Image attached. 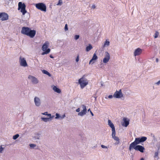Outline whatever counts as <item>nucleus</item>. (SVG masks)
Returning a JSON list of instances; mask_svg holds the SVG:
<instances>
[{
    "label": "nucleus",
    "mask_w": 160,
    "mask_h": 160,
    "mask_svg": "<svg viewBox=\"0 0 160 160\" xmlns=\"http://www.w3.org/2000/svg\"><path fill=\"white\" fill-rule=\"evenodd\" d=\"M134 149L136 151H138L141 152H143L145 150L144 147L140 145H135L133 143H131L129 147V150L131 151L132 149Z\"/></svg>",
    "instance_id": "nucleus-1"
},
{
    "label": "nucleus",
    "mask_w": 160,
    "mask_h": 160,
    "mask_svg": "<svg viewBox=\"0 0 160 160\" xmlns=\"http://www.w3.org/2000/svg\"><path fill=\"white\" fill-rule=\"evenodd\" d=\"M49 44L48 41H46L42 45V50L44 52L42 53V55H43L49 53L50 51V49L48 48Z\"/></svg>",
    "instance_id": "nucleus-2"
},
{
    "label": "nucleus",
    "mask_w": 160,
    "mask_h": 160,
    "mask_svg": "<svg viewBox=\"0 0 160 160\" xmlns=\"http://www.w3.org/2000/svg\"><path fill=\"white\" fill-rule=\"evenodd\" d=\"M78 83L80 85L81 88L83 89L88 84V81L83 76L78 80Z\"/></svg>",
    "instance_id": "nucleus-3"
},
{
    "label": "nucleus",
    "mask_w": 160,
    "mask_h": 160,
    "mask_svg": "<svg viewBox=\"0 0 160 160\" xmlns=\"http://www.w3.org/2000/svg\"><path fill=\"white\" fill-rule=\"evenodd\" d=\"M147 138L145 137H142L141 138H136L135 141L132 143L135 145H138L143 142L146 140Z\"/></svg>",
    "instance_id": "nucleus-4"
},
{
    "label": "nucleus",
    "mask_w": 160,
    "mask_h": 160,
    "mask_svg": "<svg viewBox=\"0 0 160 160\" xmlns=\"http://www.w3.org/2000/svg\"><path fill=\"white\" fill-rule=\"evenodd\" d=\"M26 5L24 3H22L21 2H19L18 3V9H21V12L22 13L23 15H24L27 12L25 9Z\"/></svg>",
    "instance_id": "nucleus-5"
},
{
    "label": "nucleus",
    "mask_w": 160,
    "mask_h": 160,
    "mask_svg": "<svg viewBox=\"0 0 160 160\" xmlns=\"http://www.w3.org/2000/svg\"><path fill=\"white\" fill-rule=\"evenodd\" d=\"M35 6L38 9L44 12L46 11V6L45 4L43 3H39L36 4L35 5Z\"/></svg>",
    "instance_id": "nucleus-6"
},
{
    "label": "nucleus",
    "mask_w": 160,
    "mask_h": 160,
    "mask_svg": "<svg viewBox=\"0 0 160 160\" xmlns=\"http://www.w3.org/2000/svg\"><path fill=\"white\" fill-rule=\"evenodd\" d=\"M113 97L115 98H119L123 97V94L121 89L119 91L116 90L113 95Z\"/></svg>",
    "instance_id": "nucleus-7"
},
{
    "label": "nucleus",
    "mask_w": 160,
    "mask_h": 160,
    "mask_svg": "<svg viewBox=\"0 0 160 160\" xmlns=\"http://www.w3.org/2000/svg\"><path fill=\"white\" fill-rule=\"evenodd\" d=\"M8 18V15L5 12H0V19L2 21L7 20Z\"/></svg>",
    "instance_id": "nucleus-8"
},
{
    "label": "nucleus",
    "mask_w": 160,
    "mask_h": 160,
    "mask_svg": "<svg viewBox=\"0 0 160 160\" xmlns=\"http://www.w3.org/2000/svg\"><path fill=\"white\" fill-rule=\"evenodd\" d=\"M19 62L20 65L22 66L26 67L28 66L26 60L24 58L20 57L19 58Z\"/></svg>",
    "instance_id": "nucleus-9"
},
{
    "label": "nucleus",
    "mask_w": 160,
    "mask_h": 160,
    "mask_svg": "<svg viewBox=\"0 0 160 160\" xmlns=\"http://www.w3.org/2000/svg\"><path fill=\"white\" fill-rule=\"evenodd\" d=\"M116 132L115 131L112 132V138L116 142L114 143L115 145H118L120 143L119 139L118 137L115 136Z\"/></svg>",
    "instance_id": "nucleus-10"
},
{
    "label": "nucleus",
    "mask_w": 160,
    "mask_h": 160,
    "mask_svg": "<svg viewBox=\"0 0 160 160\" xmlns=\"http://www.w3.org/2000/svg\"><path fill=\"white\" fill-rule=\"evenodd\" d=\"M83 110L81 111V112H79L78 115L81 116H83L85 115L87 113V109L85 105H82V106Z\"/></svg>",
    "instance_id": "nucleus-11"
},
{
    "label": "nucleus",
    "mask_w": 160,
    "mask_h": 160,
    "mask_svg": "<svg viewBox=\"0 0 160 160\" xmlns=\"http://www.w3.org/2000/svg\"><path fill=\"white\" fill-rule=\"evenodd\" d=\"M34 101L35 105L37 107H39L41 104V101L40 98L38 97H35Z\"/></svg>",
    "instance_id": "nucleus-12"
},
{
    "label": "nucleus",
    "mask_w": 160,
    "mask_h": 160,
    "mask_svg": "<svg viewBox=\"0 0 160 160\" xmlns=\"http://www.w3.org/2000/svg\"><path fill=\"white\" fill-rule=\"evenodd\" d=\"M28 78L33 84H37L38 82V81L37 79L33 76L29 75L28 77Z\"/></svg>",
    "instance_id": "nucleus-13"
},
{
    "label": "nucleus",
    "mask_w": 160,
    "mask_h": 160,
    "mask_svg": "<svg viewBox=\"0 0 160 160\" xmlns=\"http://www.w3.org/2000/svg\"><path fill=\"white\" fill-rule=\"evenodd\" d=\"M110 56L109 54L107 52H105V57L103 59V62L104 63L108 62L110 59Z\"/></svg>",
    "instance_id": "nucleus-14"
},
{
    "label": "nucleus",
    "mask_w": 160,
    "mask_h": 160,
    "mask_svg": "<svg viewBox=\"0 0 160 160\" xmlns=\"http://www.w3.org/2000/svg\"><path fill=\"white\" fill-rule=\"evenodd\" d=\"M30 29L28 27H23L22 28L21 32L22 33L27 35Z\"/></svg>",
    "instance_id": "nucleus-15"
},
{
    "label": "nucleus",
    "mask_w": 160,
    "mask_h": 160,
    "mask_svg": "<svg viewBox=\"0 0 160 160\" xmlns=\"http://www.w3.org/2000/svg\"><path fill=\"white\" fill-rule=\"evenodd\" d=\"M36 33V31L35 30H32L30 29L27 35L29 36L31 38H33L35 36Z\"/></svg>",
    "instance_id": "nucleus-16"
},
{
    "label": "nucleus",
    "mask_w": 160,
    "mask_h": 160,
    "mask_svg": "<svg viewBox=\"0 0 160 160\" xmlns=\"http://www.w3.org/2000/svg\"><path fill=\"white\" fill-rule=\"evenodd\" d=\"M123 122L122 123V126L127 127L129 124V120L126 118H124L123 119Z\"/></svg>",
    "instance_id": "nucleus-17"
},
{
    "label": "nucleus",
    "mask_w": 160,
    "mask_h": 160,
    "mask_svg": "<svg viewBox=\"0 0 160 160\" xmlns=\"http://www.w3.org/2000/svg\"><path fill=\"white\" fill-rule=\"evenodd\" d=\"M142 52V50L140 48H138L136 49L134 52V55L135 56H138L140 55Z\"/></svg>",
    "instance_id": "nucleus-18"
},
{
    "label": "nucleus",
    "mask_w": 160,
    "mask_h": 160,
    "mask_svg": "<svg viewBox=\"0 0 160 160\" xmlns=\"http://www.w3.org/2000/svg\"><path fill=\"white\" fill-rule=\"evenodd\" d=\"M98 59V57L96 55L95 53H94L93 56L91 59L90 61L89 62V64H93L94 63V62L93 61L94 60H96Z\"/></svg>",
    "instance_id": "nucleus-19"
},
{
    "label": "nucleus",
    "mask_w": 160,
    "mask_h": 160,
    "mask_svg": "<svg viewBox=\"0 0 160 160\" xmlns=\"http://www.w3.org/2000/svg\"><path fill=\"white\" fill-rule=\"evenodd\" d=\"M108 125L112 128V132L115 131V128L114 124L111 122V121L110 120H108Z\"/></svg>",
    "instance_id": "nucleus-20"
},
{
    "label": "nucleus",
    "mask_w": 160,
    "mask_h": 160,
    "mask_svg": "<svg viewBox=\"0 0 160 160\" xmlns=\"http://www.w3.org/2000/svg\"><path fill=\"white\" fill-rule=\"evenodd\" d=\"M53 89L55 92L58 93H60L61 92V90L59 88H57L56 86H54Z\"/></svg>",
    "instance_id": "nucleus-21"
},
{
    "label": "nucleus",
    "mask_w": 160,
    "mask_h": 160,
    "mask_svg": "<svg viewBox=\"0 0 160 160\" xmlns=\"http://www.w3.org/2000/svg\"><path fill=\"white\" fill-rule=\"evenodd\" d=\"M41 119L43 121L45 122H47L50 121H51V119H50V118H41Z\"/></svg>",
    "instance_id": "nucleus-22"
},
{
    "label": "nucleus",
    "mask_w": 160,
    "mask_h": 160,
    "mask_svg": "<svg viewBox=\"0 0 160 160\" xmlns=\"http://www.w3.org/2000/svg\"><path fill=\"white\" fill-rule=\"evenodd\" d=\"M42 72L43 73L48 75L49 77L51 76V75L48 71L45 70H43L42 71Z\"/></svg>",
    "instance_id": "nucleus-23"
},
{
    "label": "nucleus",
    "mask_w": 160,
    "mask_h": 160,
    "mask_svg": "<svg viewBox=\"0 0 160 160\" xmlns=\"http://www.w3.org/2000/svg\"><path fill=\"white\" fill-rule=\"evenodd\" d=\"M92 48V46L91 44H89V46L87 47L86 48V51L88 52Z\"/></svg>",
    "instance_id": "nucleus-24"
},
{
    "label": "nucleus",
    "mask_w": 160,
    "mask_h": 160,
    "mask_svg": "<svg viewBox=\"0 0 160 160\" xmlns=\"http://www.w3.org/2000/svg\"><path fill=\"white\" fill-rule=\"evenodd\" d=\"M109 42L106 40L103 46V48H104L106 46H108L109 45Z\"/></svg>",
    "instance_id": "nucleus-25"
},
{
    "label": "nucleus",
    "mask_w": 160,
    "mask_h": 160,
    "mask_svg": "<svg viewBox=\"0 0 160 160\" xmlns=\"http://www.w3.org/2000/svg\"><path fill=\"white\" fill-rule=\"evenodd\" d=\"M30 147L32 148L36 149V145L35 144H29Z\"/></svg>",
    "instance_id": "nucleus-26"
},
{
    "label": "nucleus",
    "mask_w": 160,
    "mask_h": 160,
    "mask_svg": "<svg viewBox=\"0 0 160 160\" xmlns=\"http://www.w3.org/2000/svg\"><path fill=\"white\" fill-rule=\"evenodd\" d=\"M19 137V135L18 134H17L14 135L13 136V139L14 140L16 139Z\"/></svg>",
    "instance_id": "nucleus-27"
},
{
    "label": "nucleus",
    "mask_w": 160,
    "mask_h": 160,
    "mask_svg": "<svg viewBox=\"0 0 160 160\" xmlns=\"http://www.w3.org/2000/svg\"><path fill=\"white\" fill-rule=\"evenodd\" d=\"M62 3V0H59L58 3L57 4V5L61 6Z\"/></svg>",
    "instance_id": "nucleus-28"
},
{
    "label": "nucleus",
    "mask_w": 160,
    "mask_h": 160,
    "mask_svg": "<svg viewBox=\"0 0 160 160\" xmlns=\"http://www.w3.org/2000/svg\"><path fill=\"white\" fill-rule=\"evenodd\" d=\"M159 35V32L158 31H156L155 32V35L154 36V37L155 38H157L158 37Z\"/></svg>",
    "instance_id": "nucleus-29"
},
{
    "label": "nucleus",
    "mask_w": 160,
    "mask_h": 160,
    "mask_svg": "<svg viewBox=\"0 0 160 160\" xmlns=\"http://www.w3.org/2000/svg\"><path fill=\"white\" fill-rule=\"evenodd\" d=\"M159 153V151H158L157 152H155L154 154V157L156 158L158 157V154Z\"/></svg>",
    "instance_id": "nucleus-30"
},
{
    "label": "nucleus",
    "mask_w": 160,
    "mask_h": 160,
    "mask_svg": "<svg viewBox=\"0 0 160 160\" xmlns=\"http://www.w3.org/2000/svg\"><path fill=\"white\" fill-rule=\"evenodd\" d=\"M4 149V148H2V146H0V153H2Z\"/></svg>",
    "instance_id": "nucleus-31"
},
{
    "label": "nucleus",
    "mask_w": 160,
    "mask_h": 160,
    "mask_svg": "<svg viewBox=\"0 0 160 160\" xmlns=\"http://www.w3.org/2000/svg\"><path fill=\"white\" fill-rule=\"evenodd\" d=\"M56 117L55 118V119L58 118L59 117H60V115L57 113L56 114Z\"/></svg>",
    "instance_id": "nucleus-32"
},
{
    "label": "nucleus",
    "mask_w": 160,
    "mask_h": 160,
    "mask_svg": "<svg viewBox=\"0 0 160 160\" xmlns=\"http://www.w3.org/2000/svg\"><path fill=\"white\" fill-rule=\"evenodd\" d=\"M79 35H75V36L74 38L75 40H77L79 38Z\"/></svg>",
    "instance_id": "nucleus-33"
},
{
    "label": "nucleus",
    "mask_w": 160,
    "mask_h": 160,
    "mask_svg": "<svg viewBox=\"0 0 160 160\" xmlns=\"http://www.w3.org/2000/svg\"><path fill=\"white\" fill-rule=\"evenodd\" d=\"M68 25L67 24H65V27H64V30L65 31H67L68 30Z\"/></svg>",
    "instance_id": "nucleus-34"
},
{
    "label": "nucleus",
    "mask_w": 160,
    "mask_h": 160,
    "mask_svg": "<svg viewBox=\"0 0 160 160\" xmlns=\"http://www.w3.org/2000/svg\"><path fill=\"white\" fill-rule=\"evenodd\" d=\"M79 56L78 55L77 56V57L76 59V62H78L79 60Z\"/></svg>",
    "instance_id": "nucleus-35"
},
{
    "label": "nucleus",
    "mask_w": 160,
    "mask_h": 160,
    "mask_svg": "<svg viewBox=\"0 0 160 160\" xmlns=\"http://www.w3.org/2000/svg\"><path fill=\"white\" fill-rule=\"evenodd\" d=\"M101 147L102 148H106V149H107L108 148V147H107V146H106L103 145H101Z\"/></svg>",
    "instance_id": "nucleus-36"
},
{
    "label": "nucleus",
    "mask_w": 160,
    "mask_h": 160,
    "mask_svg": "<svg viewBox=\"0 0 160 160\" xmlns=\"http://www.w3.org/2000/svg\"><path fill=\"white\" fill-rule=\"evenodd\" d=\"M157 147L158 151H159V150L160 148V144H158L157 145Z\"/></svg>",
    "instance_id": "nucleus-37"
},
{
    "label": "nucleus",
    "mask_w": 160,
    "mask_h": 160,
    "mask_svg": "<svg viewBox=\"0 0 160 160\" xmlns=\"http://www.w3.org/2000/svg\"><path fill=\"white\" fill-rule=\"evenodd\" d=\"M88 111L89 112L90 111V113H91V115L92 116H93L94 115V114H93V113L92 112V111H91L90 110V109H88Z\"/></svg>",
    "instance_id": "nucleus-38"
},
{
    "label": "nucleus",
    "mask_w": 160,
    "mask_h": 160,
    "mask_svg": "<svg viewBox=\"0 0 160 160\" xmlns=\"http://www.w3.org/2000/svg\"><path fill=\"white\" fill-rule=\"evenodd\" d=\"M35 139H39V137L38 136H36L34 137Z\"/></svg>",
    "instance_id": "nucleus-39"
},
{
    "label": "nucleus",
    "mask_w": 160,
    "mask_h": 160,
    "mask_svg": "<svg viewBox=\"0 0 160 160\" xmlns=\"http://www.w3.org/2000/svg\"><path fill=\"white\" fill-rule=\"evenodd\" d=\"M155 84L157 85H159L160 84V80H159L158 82L155 83Z\"/></svg>",
    "instance_id": "nucleus-40"
},
{
    "label": "nucleus",
    "mask_w": 160,
    "mask_h": 160,
    "mask_svg": "<svg viewBox=\"0 0 160 160\" xmlns=\"http://www.w3.org/2000/svg\"><path fill=\"white\" fill-rule=\"evenodd\" d=\"M42 114L43 115H47L48 114V112H45L44 113H42Z\"/></svg>",
    "instance_id": "nucleus-41"
},
{
    "label": "nucleus",
    "mask_w": 160,
    "mask_h": 160,
    "mask_svg": "<svg viewBox=\"0 0 160 160\" xmlns=\"http://www.w3.org/2000/svg\"><path fill=\"white\" fill-rule=\"evenodd\" d=\"M76 111L77 112H79L80 111V109L79 108H78L77 109H76Z\"/></svg>",
    "instance_id": "nucleus-42"
},
{
    "label": "nucleus",
    "mask_w": 160,
    "mask_h": 160,
    "mask_svg": "<svg viewBox=\"0 0 160 160\" xmlns=\"http://www.w3.org/2000/svg\"><path fill=\"white\" fill-rule=\"evenodd\" d=\"M92 8L93 9H94L96 8V6L95 5H93L92 6Z\"/></svg>",
    "instance_id": "nucleus-43"
},
{
    "label": "nucleus",
    "mask_w": 160,
    "mask_h": 160,
    "mask_svg": "<svg viewBox=\"0 0 160 160\" xmlns=\"http://www.w3.org/2000/svg\"><path fill=\"white\" fill-rule=\"evenodd\" d=\"M47 116H48V117H49V118H50V119H50V117H51V114H47Z\"/></svg>",
    "instance_id": "nucleus-44"
},
{
    "label": "nucleus",
    "mask_w": 160,
    "mask_h": 160,
    "mask_svg": "<svg viewBox=\"0 0 160 160\" xmlns=\"http://www.w3.org/2000/svg\"><path fill=\"white\" fill-rule=\"evenodd\" d=\"M113 97V96H112V95H109L108 96V98H112Z\"/></svg>",
    "instance_id": "nucleus-45"
},
{
    "label": "nucleus",
    "mask_w": 160,
    "mask_h": 160,
    "mask_svg": "<svg viewBox=\"0 0 160 160\" xmlns=\"http://www.w3.org/2000/svg\"><path fill=\"white\" fill-rule=\"evenodd\" d=\"M54 117V116H51V117H50V119H51H51L53 118Z\"/></svg>",
    "instance_id": "nucleus-46"
},
{
    "label": "nucleus",
    "mask_w": 160,
    "mask_h": 160,
    "mask_svg": "<svg viewBox=\"0 0 160 160\" xmlns=\"http://www.w3.org/2000/svg\"><path fill=\"white\" fill-rule=\"evenodd\" d=\"M50 57L51 58H53V57L52 55H50Z\"/></svg>",
    "instance_id": "nucleus-47"
},
{
    "label": "nucleus",
    "mask_w": 160,
    "mask_h": 160,
    "mask_svg": "<svg viewBox=\"0 0 160 160\" xmlns=\"http://www.w3.org/2000/svg\"><path fill=\"white\" fill-rule=\"evenodd\" d=\"M156 62H158V58H156Z\"/></svg>",
    "instance_id": "nucleus-48"
},
{
    "label": "nucleus",
    "mask_w": 160,
    "mask_h": 160,
    "mask_svg": "<svg viewBox=\"0 0 160 160\" xmlns=\"http://www.w3.org/2000/svg\"><path fill=\"white\" fill-rule=\"evenodd\" d=\"M65 117V115H64L62 117V118H64V117Z\"/></svg>",
    "instance_id": "nucleus-49"
},
{
    "label": "nucleus",
    "mask_w": 160,
    "mask_h": 160,
    "mask_svg": "<svg viewBox=\"0 0 160 160\" xmlns=\"http://www.w3.org/2000/svg\"><path fill=\"white\" fill-rule=\"evenodd\" d=\"M140 160H144V159L143 158H141Z\"/></svg>",
    "instance_id": "nucleus-50"
},
{
    "label": "nucleus",
    "mask_w": 160,
    "mask_h": 160,
    "mask_svg": "<svg viewBox=\"0 0 160 160\" xmlns=\"http://www.w3.org/2000/svg\"><path fill=\"white\" fill-rule=\"evenodd\" d=\"M37 135H38V136H39V134H37Z\"/></svg>",
    "instance_id": "nucleus-51"
},
{
    "label": "nucleus",
    "mask_w": 160,
    "mask_h": 160,
    "mask_svg": "<svg viewBox=\"0 0 160 160\" xmlns=\"http://www.w3.org/2000/svg\"><path fill=\"white\" fill-rule=\"evenodd\" d=\"M101 85H102H102H102V84H101Z\"/></svg>",
    "instance_id": "nucleus-52"
}]
</instances>
